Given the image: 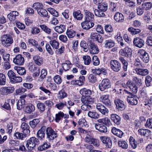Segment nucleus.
I'll return each mask as SVG.
<instances>
[{"instance_id":"6","label":"nucleus","mask_w":152,"mask_h":152,"mask_svg":"<svg viewBox=\"0 0 152 152\" xmlns=\"http://www.w3.org/2000/svg\"><path fill=\"white\" fill-rule=\"evenodd\" d=\"M110 86L109 80L107 79H103L99 84V88L100 90L103 91Z\"/></svg>"},{"instance_id":"51","label":"nucleus","mask_w":152,"mask_h":152,"mask_svg":"<svg viewBox=\"0 0 152 152\" xmlns=\"http://www.w3.org/2000/svg\"><path fill=\"white\" fill-rule=\"evenodd\" d=\"M128 30L132 35H135L139 34L141 32V30L139 29H135L131 27L128 28Z\"/></svg>"},{"instance_id":"37","label":"nucleus","mask_w":152,"mask_h":152,"mask_svg":"<svg viewBox=\"0 0 152 152\" xmlns=\"http://www.w3.org/2000/svg\"><path fill=\"white\" fill-rule=\"evenodd\" d=\"M73 15L74 17L78 20H81L83 17V15L81 13V11L79 10L74 12Z\"/></svg>"},{"instance_id":"5","label":"nucleus","mask_w":152,"mask_h":152,"mask_svg":"<svg viewBox=\"0 0 152 152\" xmlns=\"http://www.w3.org/2000/svg\"><path fill=\"white\" fill-rule=\"evenodd\" d=\"M139 56L144 62L147 63L149 61L148 54L143 49L139 50L138 52Z\"/></svg>"},{"instance_id":"4","label":"nucleus","mask_w":152,"mask_h":152,"mask_svg":"<svg viewBox=\"0 0 152 152\" xmlns=\"http://www.w3.org/2000/svg\"><path fill=\"white\" fill-rule=\"evenodd\" d=\"M125 92L130 94L129 96H127V99L128 103L132 105H136L138 103L137 98L135 96H133L132 94L126 90H124Z\"/></svg>"},{"instance_id":"24","label":"nucleus","mask_w":152,"mask_h":152,"mask_svg":"<svg viewBox=\"0 0 152 152\" xmlns=\"http://www.w3.org/2000/svg\"><path fill=\"white\" fill-rule=\"evenodd\" d=\"M81 101L82 103L86 104H91L93 102V99L90 96H82Z\"/></svg>"},{"instance_id":"1","label":"nucleus","mask_w":152,"mask_h":152,"mask_svg":"<svg viewBox=\"0 0 152 152\" xmlns=\"http://www.w3.org/2000/svg\"><path fill=\"white\" fill-rule=\"evenodd\" d=\"M2 45L6 48L10 46L13 42V40L12 36L9 34L3 35L1 40Z\"/></svg>"},{"instance_id":"54","label":"nucleus","mask_w":152,"mask_h":152,"mask_svg":"<svg viewBox=\"0 0 152 152\" xmlns=\"http://www.w3.org/2000/svg\"><path fill=\"white\" fill-rule=\"evenodd\" d=\"M50 43L53 49H56L58 48L59 46V43L58 42L54 40L50 41Z\"/></svg>"},{"instance_id":"11","label":"nucleus","mask_w":152,"mask_h":152,"mask_svg":"<svg viewBox=\"0 0 152 152\" xmlns=\"http://www.w3.org/2000/svg\"><path fill=\"white\" fill-rule=\"evenodd\" d=\"M100 139L102 142L105 145L107 148H111L112 146V142L110 138L105 136H101Z\"/></svg>"},{"instance_id":"40","label":"nucleus","mask_w":152,"mask_h":152,"mask_svg":"<svg viewBox=\"0 0 152 152\" xmlns=\"http://www.w3.org/2000/svg\"><path fill=\"white\" fill-rule=\"evenodd\" d=\"M66 34L69 38H72L75 36L76 32L73 29H68Z\"/></svg>"},{"instance_id":"35","label":"nucleus","mask_w":152,"mask_h":152,"mask_svg":"<svg viewBox=\"0 0 152 152\" xmlns=\"http://www.w3.org/2000/svg\"><path fill=\"white\" fill-rule=\"evenodd\" d=\"M45 130V126H43L38 131L37 135L38 137L40 138V140H41L44 137Z\"/></svg>"},{"instance_id":"26","label":"nucleus","mask_w":152,"mask_h":152,"mask_svg":"<svg viewBox=\"0 0 152 152\" xmlns=\"http://www.w3.org/2000/svg\"><path fill=\"white\" fill-rule=\"evenodd\" d=\"M68 115L64 114L62 112H60L56 114L55 120L57 122H59L63 117L65 118H68Z\"/></svg>"},{"instance_id":"43","label":"nucleus","mask_w":152,"mask_h":152,"mask_svg":"<svg viewBox=\"0 0 152 152\" xmlns=\"http://www.w3.org/2000/svg\"><path fill=\"white\" fill-rule=\"evenodd\" d=\"M26 101L25 100L20 99L18 100L17 103V108L19 110H20L24 107Z\"/></svg>"},{"instance_id":"16","label":"nucleus","mask_w":152,"mask_h":152,"mask_svg":"<svg viewBox=\"0 0 152 152\" xmlns=\"http://www.w3.org/2000/svg\"><path fill=\"white\" fill-rule=\"evenodd\" d=\"M82 28L84 30H87L93 26L94 24L90 21H87L85 20L84 22L81 23Z\"/></svg>"},{"instance_id":"13","label":"nucleus","mask_w":152,"mask_h":152,"mask_svg":"<svg viewBox=\"0 0 152 152\" xmlns=\"http://www.w3.org/2000/svg\"><path fill=\"white\" fill-rule=\"evenodd\" d=\"M104 44V47L107 49L111 48L115 45L114 41L110 39H105Z\"/></svg>"},{"instance_id":"10","label":"nucleus","mask_w":152,"mask_h":152,"mask_svg":"<svg viewBox=\"0 0 152 152\" xmlns=\"http://www.w3.org/2000/svg\"><path fill=\"white\" fill-rule=\"evenodd\" d=\"M13 63L16 65H22L24 62V59L21 54L17 55L13 59Z\"/></svg>"},{"instance_id":"9","label":"nucleus","mask_w":152,"mask_h":152,"mask_svg":"<svg viewBox=\"0 0 152 152\" xmlns=\"http://www.w3.org/2000/svg\"><path fill=\"white\" fill-rule=\"evenodd\" d=\"M14 90L13 87H3L0 89V91L1 94L3 95H7L12 93Z\"/></svg>"},{"instance_id":"52","label":"nucleus","mask_w":152,"mask_h":152,"mask_svg":"<svg viewBox=\"0 0 152 152\" xmlns=\"http://www.w3.org/2000/svg\"><path fill=\"white\" fill-rule=\"evenodd\" d=\"M27 134L26 133L23 134L19 132H17L15 133L14 135L18 139L23 140V138H25L27 135Z\"/></svg>"},{"instance_id":"42","label":"nucleus","mask_w":152,"mask_h":152,"mask_svg":"<svg viewBox=\"0 0 152 152\" xmlns=\"http://www.w3.org/2000/svg\"><path fill=\"white\" fill-rule=\"evenodd\" d=\"M88 116L91 118L94 119H98L99 116V115L98 113L94 111H89L88 113Z\"/></svg>"},{"instance_id":"17","label":"nucleus","mask_w":152,"mask_h":152,"mask_svg":"<svg viewBox=\"0 0 152 152\" xmlns=\"http://www.w3.org/2000/svg\"><path fill=\"white\" fill-rule=\"evenodd\" d=\"M99 100L103 104L107 106H110L111 105L110 100L109 99V95H103L100 96Z\"/></svg>"},{"instance_id":"8","label":"nucleus","mask_w":152,"mask_h":152,"mask_svg":"<svg viewBox=\"0 0 152 152\" xmlns=\"http://www.w3.org/2000/svg\"><path fill=\"white\" fill-rule=\"evenodd\" d=\"M89 51L91 53L93 54H97L99 52V49L97 46L94 42L91 41L89 42Z\"/></svg>"},{"instance_id":"59","label":"nucleus","mask_w":152,"mask_h":152,"mask_svg":"<svg viewBox=\"0 0 152 152\" xmlns=\"http://www.w3.org/2000/svg\"><path fill=\"white\" fill-rule=\"evenodd\" d=\"M10 81L12 83H16L21 82L22 81V78L19 76H15Z\"/></svg>"},{"instance_id":"50","label":"nucleus","mask_w":152,"mask_h":152,"mask_svg":"<svg viewBox=\"0 0 152 152\" xmlns=\"http://www.w3.org/2000/svg\"><path fill=\"white\" fill-rule=\"evenodd\" d=\"M46 33L50 34L51 33V29L44 25H41L39 26Z\"/></svg>"},{"instance_id":"61","label":"nucleus","mask_w":152,"mask_h":152,"mask_svg":"<svg viewBox=\"0 0 152 152\" xmlns=\"http://www.w3.org/2000/svg\"><path fill=\"white\" fill-rule=\"evenodd\" d=\"M53 79L54 82L58 84H61L62 81L61 77L58 75L55 76Z\"/></svg>"},{"instance_id":"28","label":"nucleus","mask_w":152,"mask_h":152,"mask_svg":"<svg viewBox=\"0 0 152 152\" xmlns=\"http://www.w3.org/2000/svg\"><path fill=\"white\" fill-rule=\"evenodd\" d=\"M80 93L82 95V96H90L91 94V91L89 89H88L86 88L81 89L80 91Z\"/></svg>"},{"instance_id":"41","label":"nucleus","mask_w":152,"mask_h":152,"mask_svg":"<svg viewBox=\"0 0 152 152\" xmlns=\"http://www.w3.org/2000/svg\"><path fill=\"white\" fill-rule=\"evenodd\" d=\"M108 7V5L107 3H103L98 5V8L99 10L105 12L107 10Z\"/></svg>"},{"instance_id":"63","label":"nucleus","mask_w":152,"mask_h":152,"mask_svg":"<svg viewBox=\"0 0 152 152\" xmlns=\"http://www.w3.org/2000/svg\"><path fill=\"white\" fill-rule=\"evenodd\" d=\"M37 107L38 109L41 112H43L45 110V106L43 103H37Z\"/></svg>"},{"instance_id":"29","label":"nucleus","mask_w":152,"mask_h":152,"mask_svg":"<svg viewBox=\"0 0 152 152\" xmlns=\"http://www.w3.org/2000/svg\"><path fill=\"white\" fill-rule=\"evenodd\" d=\"M138 132L139 134L147 137L149 136L151 131L148 129H141L138 130Z\"/></svg>"},{"instance_id":"32","label":"nucleus","mask_w":152,"mask_h":152,"mask_svg":"<svg viewBox=\"0 0 152 152\" xmlns=\"http://www.w3.org/2000/svg\"><path fill=\"white\" fill-rule=\"evenodd\" d=\"M111 118L112 120L116 124L118 125L120 124L121 118L118 115L116 114H111Z\"/></svg>"},{"instance_id":"21","label":"nucleus","mask_w":152,"mask_h":152,"mask_svg":"<svg viewBox=\"0 0 152 152\" xmlns=\"http://www.w3.org/2000/svg\"><path fill=\"white\" fill-rule=\"evenodd\" d=\"M114 19L117 22H123L124 20V15L121 13L117 12L114 15Z\"/></svg>"},{"instance_id":"25","label":"nucleus","mask_w":152,"mask_h":152,"mask_svg":"<svg viewBox=\"0 0 152 152\" xmlns=\"http://www.w3.org/2000/svg\"><path fill=\"white\" fill-rule=\"evenodd\" d=\"M35 107L32 104H28L25 107L24 111L28 114H30L35 110Z\"/></svg>"},{"instance_id":"62","label":"nucleus","mask_w":152,"mask_h":152,"mask_svg":"<svg viewBox=\"0 0 152 152\" xmlns=\"http://www.w3.org/2000/svg\"><path fill=\"white\" fill-rule=\"evenodd\" d=\"M80 46L83 48L84 51L85 52H87L88 50V45L85 41H82L80 43Z\"/></svg>"},{"instance_id":"44","label":"nucleus","mask_w":152,"mask_h":152,"mask_svg":"<svg viewBox=\"0 0 152 152\" xmlns=\"http://www.w3.org/2000/svg\"><path fill=\"white\" fill-rule=\"evenodd\" d=\"M38 13L41 17H47L49 18L50 16L48 15L47 11L45 9L42 8L37 12Z\"/></svg>"},{"instance_id":"46","label":"nucleus","mask_w":152,"mask_h":152,"mask_svg":"<svg viewBox=\"0 0 152 152\" xmlns=\"http://www.w3.org/2000/svg\"><path fill=\"white\" fill-rule=\"evenodd\" d=\"M44 5L40 2H36L34 4L33 7L37 10V12L43 8Z\"/></svg>"},{"instance_id":"60","label":"nucleus","mask_w":152,"mask_h":152,"mask_svg":"<svg viewBox=\"0 0 152 152\" xmlns=\"http://www.w3.org/2000/svg\"><path fill=\"white\" fill-rule=\"evenodd\" d=\"M83 59L85 65H88L90 63L91 60V57L89 56H84L83 57Z\"/></svg>"},{"instance_id":"45","label":"nucleus","mask_w":152,"mask_h":152,"mask_svg":"<svg viewBox=\"0 0 152 152\" xmlns=\"http://www.w3.org/2000/svg\"><path fill=\"white\" fill-rule=\"evenodd\" d=\"M129 140L132 148L133 149H135L137 147V144L135 140L131 136L129 137Z\"/></svg>"},{"instance_id":"30","label":"nucleus","mask_w":152,"mask_h":152,"mask_svg":"<svg viewBox=\"0 0 152 152\" xmlns=\"http://www.w3.org/2000/svg\"><path fill=\"white\" fill-rule=\"evenodd\" d=\"M112 132L114 135L120 138H121L124 134L123 132L119 129L113 127L112 129Z\"/></svg>"},{"instance_id":"39","label":"nucleus","mask_w":152,"mask_h":152,"mask_svg":"<svg viewBox=\"0 0 152 152\" xmlns=\"http://www.w3.org/2000/svg\"><path fill=\"white\" fill-rule=\"evenodd\" d=\"M142 7L145 10H148L152 8V3L150 2H144L142 4Z\"/></svg>"},{"instance_id":"53","label":"nucleus","mask_w":152,"mask_h":152,"mask_svg":"<svg viewBox=\"0 0 152 152\" xmlns=\"http://www.w3.org/2000/svg\"><path fill=\"white\" fill-rule=\"evenodd\" d=\"M118 144L119 147L123 149H126L128 148V144L125 141L121 140L118 141Z\"/></svg>"},{"instance_id":"57","label":"nucleus","mask_w":152,"mask_h":152,"mask_svg":"<svg viewBox=\"0 0 152 152\" xmlns=\"http://www.w3.org/2000/svg\"><path fill=\"white\" fill-rule=\"evenodd\" d=\"M67 94L63 90H61L59 91L58 95V97L60 99H62L66 97Z\"/></svg>"},{"instance_id":"64","label":"nucleus","mask_w":152,"mask_h":152,"mask_svg":"<svg viewBox=\"0 0 152 152\" xmlns=\"http://www.w3.org/2000/svg\"><path fill=\"white\" fill-rule=\"evenodd\" d=\"M145 126L149 129H152V118H148L147 119Z\"/></svg>"},{"instance_id":"58","label":"nucleus","mask_w":152,"mask_h":152,"mask_svg":"<svg viewBox=\"0 0 152 152\" xmlns=\"http://www.w3.org/2000/svg\"><path fill=\"white\" fill-rule=\"evenodd\" d=\"M94 12L95 15L99 17H103L105 15L104 13V12L101 11L99 10L95 9Z\"/></svg>"},{"instance_id":"15","label":"nucleus","mask_w":152,"mask_h":152,"mask_svg":"<svg viewBox=\"0 0 152 152\" xmlns=\"http://www.w3.org/2000/svg\"><path fill=\"white\" fill-rule=\"evenodd\" d=\"M134 45L139 48H141L144 45V40L140 38L136 37L134 38L133 40Z\"/></svg>"},{"instance_id":"38","label":"nucleus","mask_w":152,"mask_h":152,"mask_svg":"<svg viewBox=\"0 0 152 152\" xmlns=\"http://www.w3.org/2000/svg\"><path fill=\"white\" fill-rule=\"evenodd\" d=\"M55 30L58 33L61 34L65 31L66 26L65 25H62L56 26L55 28Z\"/></svg>"},{"instance_id":"18","label":"nucleus","mask_w":152,"mask_h":152,"mask_svg":"<svg viewBox=\"0 0 152 152\" xmlns=\"http://www.w3.org/2000/svg\"><path fill=\"white\" fill-rule=\"evenodd\" d=\"M126 85L133 93L135 94L137 92V87L130 80L128 81L126 83Z\"/></svg>"},{"instance_id":"36","label":"nucleus","mask_w":152,"mask_h":152,"mask_svg":"<svg viewBox=\"0 0 152 152\" xmlns=\"http://www.w3.org/2000/svg\"><path fill=\"white\" fill-rule=\"evenodd\" d=\"M14 69L20 75H22L26 74V70L23 67L15 66Z\"/></svg>"},{"instance_id":"49","label":"nucleus","mask_w":152,"mask_h":152,"mask_svg":"<svg viewBox=\"0 0 152 152\" xmlns=\"http://www.w3.org/2000/svg\"><path fill=\"white\" fill-rule=\"evenodd\" d=\"M39 122V119H34L32 121H30L29 124L31 128H34Z\"/></svg>"},{"instance_id":"27","label":"nucleus","mask_w":152,"mask_h":152,"mask_svg":"<svg viewBox=\"0 0 152 152\" xmlns=\"http://www.w3.org/2000/svg\"><path fill=\"white\" fill-rule=\"evenodd\" d=\"M21 128L22 130V132L26 134H28L30 133L29 130V127L28 125L25 122L23 123L21 126Z\"/></svg>"},{"instance_id":"47","label":"nucleus","mask_w":152,"mask_h":152,"mask_svg":"<svg viewBox=\"0 0 152 152\" xmlns=\"http://www.w3.org/2000/svg\"><path fill=\"white\" fill-rule=\"evenodd\" d=\"M119 59L123 64V69L125 71H126L128 67L127 62L122 57H119Z\"/></svg>"},{"instance_id":"19","label":"nucleus","mask_w":152,"mask_h":152,"mask_svg":"<svg viewBox=\"0 0 152 152\" xmlns=\"http://www.w3.org/2000/svg\"><path fill=\"white\" fill-rule=\"evenodd\" d=\"M94 127L95 129L99 132L102 133H106L107 132V129L104 125L101 124L99 123L95 124Z\"/></svg>"},{"instance_id":"33","label":"nucleus","mask_w":152,"mask_h":152,"mask_svg":"<svg viewBox=\"0 0 152 152\" xmlns=\"http://www.w3.org/2000/svg\"><path fill=\"white\" fill-rule=\"evenodd\" d=\"M33 59L35 63L38 66H40L43 64L42 58L38 56H35L33 57Z\"/></svg>"},{"instance_id":"14","label":"nucleus","mask_w":152,"mask_h":152,"mask_svg":"<svg viewBox=\"0 0 152 152\" xmlns=\"http://www.w3.org/2000/svg\"><path fill=\"white\" fill-rule=\"evenodd\" d=\"M97 122L105 126H110L112 125V123L110 119L108 117H105L97 120Z\"/></svg>"},{"instance_id":"22","label":"nucleus","mask_w":152,"mask_h":152,"mask_svg":"<svg viewBox=\"0 0 152 152\" xmlns=\"http://www.w3.org/2000/svg\"><path fill=\"white\" fill-rule=\"evenodd\" d=\"M19 13L16 11H12L7 15V17L11 21H13L17 18L19 15Z\"/></svg>"},{"instance_id":"48","label":"nucleus","mask_w":152,"mask_h":152,"mask_svg":"<svg viewBox=\"0 0 152 152\" xmlns=\"http://www.w3.org/2000/svg\"><path fill=\"white\" fill-rule=\"evenodd\" d=\"M89 82L91 83H94L97 80L96 75L93 74H91L89 75L88 77Z\"/></svg>"},{"instance_id":"56","label":"nucleus","mask_w":152,"mask_h":152,"mask_svg":"<svg viewBox=\"0 0 152 152\" xmlns=\"http://www.w3.org/2000/svg\"><path fill=\"white\" fill-rule=\"evenodd\" d=\"M50 146L49 143L45 142L43 144L38 147V150L42 151L48 148Z\"/></svg>"},{"instance_id":"34","label":"nucleus","mask_w":152,"mask_h":152,"mask_svg":"<svg viewBox=\"0 0 152 152\" xmlns=\"http://www.w3.org/2000/svg\"><path fill=\"white\" fill-rule=\"evenodd\" d=\"M62 66L64 70L66 71L69 70L72 67V64L70 61L66 60L65 63L62 64Z\"/></svg>"},{"instance_id":"2","label":"nucleus","mask_w":152,"mask_h":152,"mask_svg":"<svg viewBox=\"0 0 152 152\" xmlns=\"http://www.w3.org/2000/svg\"><path fill=\"white\" fill-rule=\"evenodd\" d=\"M109 64L111 69L114 72H119L121 69V64L117 60H111Z\"/></svg>"},{"instance_id":"20","label":"nucleus","mask_w":152,"mask_h":152,"mask_svg":"<svg viewBox=\"0 0 152 152\" xmlns=\"http://www.w3.org/2000/svg\"><path fill=\"white\" fill-rule=\"evenodd\" d=\"M84 11L85 14V20L87 21H91L94 20V15L92 13L86 10H84Z\"/></svg>"},{"instance_id":"7","label":"nucleus","mask_w":152,"mask_h":152,"mask_svg":"<svg viewBox=\"0 0 152 152\" xmlns=\"http://www.w3.org/2000/svg\"><path fill=\"white\" fill-rule=\"evenodd\" d=\"M39 142V140L35 137H31L27 141L26 146L27 148H29L30 149L33 148Z\"/></svg>"},{"instance_id":"31","label":"nucleus","mask_w":152,"mask_h":152,"mask_svg":"<svg viewBox=\"0 0 152 152\" xmlns=\"http://www.w3.org/2000/svg\"><path fill=\"white\" fill-rule=\"evenodd\" d=\"M143 105L145 106V107L148 108L149 107L151 109L152 107V96H151L150 99H148L147 97L144 99L143 102Z\"/></svg>"},{"instance_id":"12","label":"nucleus","mask_w":152,"mask_h":152,"mask_svg":"<svg viewBox=\"0 0 152 152\" xmlns=\"http://www.w3.org/2000/svg\"><path fill=\"white\" fill-rule=\"evenodd\" d=\"M114 103L116 106V108L119 110H124L125 108V105L124 102L119 99L114 100Z\"/></svg>"},{"instance_id":"3","label":"nucleus","mask_w":152,"mask_h":152,"mask_svg":"<svg viewBox=\"0 0 152 152\" xmlns=\"http://www.w3.org/2000/svg\"><path fill=\"white\" fill-rule=\"evenodd\" d=\"M47 138L49 140H53L57 136V134L50 127H48L46 129Z\"/></svg>"},{"instance_id":"23","label":"nucleus","mask_w":152,"mask_h":152,"mask_svg":"<svg viewBox=\"0 0 152 152\" xmlns=\"http://www.w3.org/2000/svg\"><path fill=\"white\" fill-rule=\"evenodd\" d=\"M135 70L137 75L143 76L146 75L149 73L148 70L146 69H144L137 68L135 69Z\"/></svg>"},{"instance_id":"55","label":"nucleus","mask_w":152,"mask_h":152,"mask_svg":"<svg viewBox=\"0 0 152 152\" xmlns=\"http://www.w3.org/2000/svg\"><path fill=\"white\" fill-rule=\"evenodd\" d=\"M6 78L5 75L0 73V85L3 86L5 84Z\"/></svg>"}]
</instances>
